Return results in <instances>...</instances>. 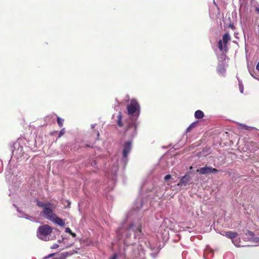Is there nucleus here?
<instances>
[{
  "instance_id": "1",
  "label": "nucleus",
  "mask_w": 259,
  "mask_h": 259,
  "mask_svg": "<svg viewBox=\"0 0 259 259\" xmlns=\"http://www.w3.org/2000/svg\"><path fill=\"white\" fill-rule=\"evenodd\" d=\"M132 233H134V238L135 239L140 237L141 233V225L140 223L138 222L133 223L126 228L123 225L121 228L118 229L117 232L119 239H123L124 244L127 245H133L136 243L135 242L130 240V237Z\"/></svg>"
},
{
  "instance_id": "2",
  "label": "nucleus",
  "mask_w": 259,
  "mask_h": 259,
  "mask_svg": "<svg viewBox=\"0 0 259 259\" xmlns=\"http://www.w3.org/2000/svg\"><path fill=\"white\" fill-rule=\"evenodd\" d=\"M132 149V142L131 141H128L126 142L123 145V149L122 151V157L119 160L117 164H114L111 167L108 169L107 172V177L109 178L112 179L113 180L114 179V177L116 175L118 171V164H120L123 166H125L127 162L128 159L127 156L130 152Z\"/></svg>"
},
{
  "instance_id": "3",
  "label": "nucleus",
  "mask_w": 259,
  "mask_h": 259,
  "mask_svg": "<svg viewBox=\"0 0 259 259\" xmlns=\"http://www.w3.org/2000/svg\"><path fill=\"white\" fill-rule=\"evenodd\" d=\"M52 232V229L49 225H45L40 226L37 231V236L38 238L42 240H49V236Z\"/></svg>"
},
{
  "instance_id": "4",
  "label": "nucleus",
  "mask_w": 259,
  "mask_h": 259,
  "mask_svg": "<svg viewBox=\"0 0 259 259\" xmlns=\"http://www.w3.org/2000/svg\"><path fill=\"white\" fill-rule=\"evenodd\" d=\"M127 109L129 115L135 114L136 118L139 116L140 113V105L136 100H132L130 104L127 106Z\"/></svg>"
},
{
  "instance_id": "5",
  "label": "nucleus",
  "mask_w": 259,
  "mask_h": 259,
  "mask_svg": "<svg viewBox=\"0 0 259 259\" xmlns=\"http://www.w3.org/2000/svg\"><path fill=\"white\" fill-rule=\"evenodd\" d=\"M53 205L50 203L41 212L43 216L50 221L53 220L56 215L53 212Z\"/></svg>"
},
{
  "instance_id": "6",
  "label": "nucleus",
  "mask_w": 259,
  "mask_h": 259,
  "mask_svg": "<svg viewBox=\"0 0 259 259\" xmlns=\"http://www.w3.org/2000/svg\"><path fill=\"white\" fill-rule=\"evenodd\" d=\"M127 126V127L125 132V134L129 137H134L137 134L135 122L132 121L128 123Z\"/></svg>"
},
{
  "instance_id": "7",
  "label": "nucleus",
  "mask_w": 259,
  "mask_h": 259,
  "mask_svg": "<svg viewBox=\"0 0 259 259\" xmlns=\"http://www.w3.org/2000/svg\"><path fill=\"white\" fill-rule=\"evenodd\" d=\"M231 37L228 33H226L223 36V40H220L218 42V48L220 51H223L226 48L227 43L230 41Z\"/></svg>"
},
{
  "instance_id": "8",
  "label": "nucleus",
  "mask_w": 259,
  "mask_h": 259,
  "mask_svg": "<svg viewBox=\"0 0 259 259\" xmlns=\"http://www.w3.org/2000/svg\"><path fill=\"white\" fill-rule=\"evenodd\" d=\"M196 171L201 175H207L210 173H216L218 170L212 167L205 166L197 169Z\"/></svg>"
},
{
  "instance_id": "9",
  "label": "nucleus",
  "mask_w": 259,
  "mask_h": 259,
  "mask_svg": "<svg viewBox=\"0 0 259 259\" xmlns=\"http://www.w3.org/2000/svg\"><path fill=\"white\" fill-rule=\"evenodd\" d=\"M191 178L188 175H185L182 177L180 180L179 183L178 184V186L187 185L190 181Z\"/></svg>"
},
{
  "instance_id": "10",
  "label": "nucleus",
  "mask_w": 259,
  "mask_h": 259,
  "mask_svg": "<svg viewBox=\"0 0 259 259\" xmlns=\"http://www.w3.org/2000/svg\"><path fill=\"white\" fill-rule=\"evenodd\" d=\"M51 221L60 226H63L65 225V222L62 219L58 217L57 215H56V217H54V219H53Z\"/></svg>"
},
{
  "instance_id": "11",
  "label": "nucleus",
  "mask_w": 259,
  "mask_h": 259,
  "mask_svg": "<svg viewBox=\"0 0 259 259\" xmlns=\"http://www.w3.org/2000/svg\"><path fill=\"white\" fill-rule=\"evenodd\" d=\"M225 235L227 237L231 239L232 241L237 237V233L231 231H227L225 232Z\"/></svg>"
},
{
  "instance_id": "12",
  "label": "nucleus",
  "mask_w": 259,
  "mask_h": 259,
  "mask_svg": "<svg viewBox=\"0 0 259 259\" xmlns=\"http://www.w3.org/2000/svg\"><path fill=\"white\" fill-rule=\"evenodd\" d=\"M143 206V201L141 198H138L135 204L134 209L139 210Z\"/></svg>"
},
{
  "instance_id": "13",
  "label": "nucleus",
  "mask_w": 259,
  "mask_h": 259,
  "mask_svg": "<svg viewBox=\"0 0 259 259\" xmlns=\"http://www.w3.org/2000/svg\"><path fill=\"white\" fill-rule=\"evenodd\" d=\"M36 203L38 206L42 208L43 209L50 204V202H43L38 200H36Z\"/></svg>"
},
{
  "instance_id": "14",
  "label": "nucleus",
  "mask_w": 259,
  "mask_h": 259,
  "mask_svg": "<svg viewBox=\"0 0 259 259\" xmlns=\"http://www.w3.org/2000/svg\"><path fill=\"white\" fill-rule=\"evenodd\" d=\"M18 211L21 214V216H20L21 217L25 218L26 219L29 220H30L31 221H35V219L34 218H33L32 217H31V216H29V215H28L27 214H24L23 212H22L21 211H20L18 209Z\"/></svg>"
},
{
  "instance_id": "15",
  "label": "nucleus",
  "mask_w": 259,
  "mask_h": 259,
  "mask_svg": "<svg viewBox=\"0 0 259 259\" xmlns=\"http://www.w3.org/2000/svg\"><path fill=\"white\" fill-rule=\"evenodd\" d=\"M232 243L237 247L242 246L243 245L240 244L241 240L237 237L232 241Z\"/></svg>"
},
{
  "instance_id": "16",
  "label": "nucleus",
  "mask_w": 259,
  "mask_h": 259,
  "mask_svg": "<svg viewBox=\"0 0 259 259\" xmlns=\"http://www.w3.org/2000/svg\"><path fill=\"white\" fill-rule=\"evenodd\" d=\"M203 116L204 113L201 110H197L195 113V117L197 119L202 118Z\"/></svg>"
},
{
  "instance_id": "17",
  "label": "nucleus",
  "mask_w": 259,
  "mask_h": 259,
  "mask_svg": "<svg viewBox=\"0 0 259 259\" xmlns=\"http://www.w3.org/2000/svg\"><path fill=\"white\" fill-rule=\"evenodd\" d=\"M226 69L225 67L222 65H219L217 67V71L219 73L223 74L225 73Z\"/></svg>"
},
{
  "instance_id": "18",
  "label": "nucleus",
  "mask_w": 259,
  "mask_h": 259,
  "mask_svg": "<svg viewBox=\"0 0 259 259\" xmlns=\"http://www.w3.org/2000/svg\"><path fill=\"white\" fill-rule=\"evenodd\" d=\"M122 115L121 112H119L117 116V124L119 126H122V124L121 123Z\"/></svg>"
},
{
  "instance_id": "19",
  "label": "nucleus",
  "mask_w": 259,
  "mask_h": 259,
  "mask_svg": "<svg viewBox=\"0 0 259 259\" xmlns=\"http://www.w3.org/2000/svg\"><path fill=\"white\" fill-rule=\"evenodd\" d=\"M63 122H64V119H63L60 117L57 118V123L60 127H61L63 126Z\"/></svg>"
},
{
  "instance_id": "20",
  "label": "nucleus",
  "mask_w": 259,
  "mask_h": 259,
  "mask_svg": "<svg viewBox=\"0 0 259 259\" xmlns=\"http://www.w3.org/2000/svg\"><path fill=\"white\" fill-rule=\"evenodd\" d=\"M240 126H241V128L244 129V130H250L251 128H252V127L248 126H247L246 125H244V124H240Z\"/></svg>"
},
{
  "instance_id": "21",
  "label": "nucleus",
  "mask_w": 259,
  "mask_h": 259,
  "mask_svg": "<svg viewBox=\"0 0 259 259\" xmlns=\"http://www.w3.org/2000/svg\"><path fill=\"white\" fill-rule=\"evenodd\" d=\"M252 242L255 243V245H259V237H255L253 239Z\"/></svg>"
},
{
  "instance_id": "22",
  "label": "nucleus",
  "mask_w": 259,
  "mask_h": 259,
  "mask_svg": "<svg viewBox=\"0 0 259 259\" xmlns=\"http://www.w3.org/2000/svg\"><path fill=\"white\" fill-rule=\"evenodd\" d=\"M66 132L65 129L64 128H62L59 132L58 135V138H60Z\"/></svg>"
},
{
  "instance_id": "23",
  "label": "nucleus",
  "mask_w": 259,
  "mask_h": 259,
  "mask_svg": "<svg viewBox=\"0 0 259 259\" xmlns=\"http://www.w3.org/2000/svg\"><path fill=\"white\" fill-rule=\"evenodd\" d=\"M195 123H192L187 128V132H189L190 131L191 129L194 127Z\"/></svg>"
},
{
  "instance_id": "24",
  "label": "nucleus",
  "mask_w": 259,
  "mask_h": 259,
  "mask_svg": "<svg viewBox=\"0 0 259 259\" xmlns=\"http://www.w3.org/2000/svg\"><path fill=\"white\" fill-rule=\"evenodd\" d=\"M239 90H240V91L241 93H243V85L240 83V82H239Z\"/></svg>"
},
{
  "instance_id": "25",
  "label": "nucleus",
  "mask_w": 259,
  "mask_h": 259,
  "mask_svg": "<svg viewBox=\"0 0 259 259\" xmlns=\"http://www.w3.org/2000/svg\"><path fill=\"white\" fill-rule=\"evenodd\" d=\"M171 178V176L170 175H167L164 177V180L167 181L169 180Z\"/></svg>"
},
{
  "instance_id": "26",
  "label": "nucleus",
  "mask_w": 259,
  "mask_h": 259,
  "mask_svg": "<svg viewBox=\"0 0 259 259\" xmlns=\"http://www.w3.org/2000/svg\"><path fill=\"white\" fill-rule=\"evenodd\" d=\"M59 247V245L57 244H54L51 246V248L52 249H56Z\"/></svg>"
},
{
  "instance_id": "27",
  "label": "nucleus",
  "mask_w": 259,
  "mask_h": 259,
  "mask_svg": "<svg viewBox=\"0 0 259 259\" xmlns=\"http://www.w3.org/2000/svg\"><path fill=\"white\" fill-rule=\"evenodd\" d=\"M65 232L68 233H71L72 232L71 229L69 228H66L65 229Z\"/></svg>"
},
{
  "instance_id": "28",
  "label": "nucleus",
  "mask_w": 259,
  "mask_h": 259,
  "mask_svg": "<svg viewBox=\"0 0 259 259\" xmlns=\"http://www.w3.org/2000/svg\"><path fill=\"white\" fill-rule=\"evenodd\" d=\"M109 259H117V255L114 254L112 256L109 258Z\"/></svg>"
},
{
  "instance_id": "29",
  "label": "nucleus",
  "mask_w": 259,
  "mask_h": 259,
  "mask_svg": "<svg viewBox=\"0 0 259 259\" xmlns=\"http://www.w3.org/2000/svg\"><path fill=\"white\" fill-rule=\"evenodd\" d=\"M70 234L72 236V237H75L76 236V234L73 233L72 232L70 233Z\"/></svg>"
},
{
  "instance_id": "30",
  "label": "nucleus",
  "mask_w": 259,
  "mask_h": 259,
  "mask_svg": "<svg viewBox=\"0 0 259 259\" xmlns=\"http://www.w3.org/2000/svg\"><path fill=\"white\" fill-rule=\"evenodd\" d=\"M248 234H249V235H251V236H252V235H253V233L252 232L249 231V232H248Z\"/></svg>"
},
{
  "instance_id": "31",
  "label": "nucleus",
  "mask_w": 259,
  "mask_h": 259,
  "mask_svg": "<svg viewBox=\"0 0 259 259\" xmlns=\"http://www.w3.org/2000/svg\"><path fill=\"white\" fill-rule=\"evenodd\" d=\"M93 162H94V163H91V165H92V166H94V164H95V165L96 164V162H95V161H94Z\"/></svg>"
},
{
  "instance_id": "32",
  "label": "nucleus",
  "mask_w": 259,
  "mask_h": 259,
  "mask_svg": "<svg viewBox=\"0 0 259 259\" xmlns=\"http://www.w3.org/2000/svg\"><path fill=\"white\" fill-rule=\"evenodd\" d=\"M93 162H94V163H91V165H92V166H94V164H95V165L96 164V162H95V161H94Z\"/></svg>"
},
{
  "instance_id": "33",
  "label": "nucleus",
  "mask_w": 259,
  "mask_h": 259,
  "mask_svg": "<svg viewBox=\"0 0 259 259\" xmlns=\"http://www.w3.org/2000/svg\"><path fill=\"white\" fill-rule=\"evenodd\" d=\"M93 162H94V163H91V165H92V166H94V164H95V165L96 164V162H95V161H94Z\"/></svg>"
},
{
  "instance_id": "34",
  "label": "nucleus",
  "mask_w": 259,
  "mask_h": 259,
  "mask_svg": "<svg viewBox=\"0 0 259 259\" xmlns=\"http://www.w3.org/2000/svg\"><path fill=\"white\" fill-rule=\"evenodd\" d=\"M95 126V124H92V128H93Z\"/></svg>"
},
{
  "instance_id": "35",
  "label": "nucleus",
  "mask_w": 259,
  "mask_h": 259,
  "mask_svg": "<svg viewBox=\"0 0 259 259\" xmlns=\"http://www.w3.org/2000/svg\"><path fill=\"white\" fill-rule=\"evenodd\" d=\"M53 255V254H51L49 255V257L52 256Z\"/></svg>"
},
{
  "instance_id": "36",
  "label": "nucleus",
  "mask_w": 259,
  "mask_h": 259,
  "mask_svg": "<svg viewBox=\"0 0 259 259\" xmlns=\"http://www.w3.org/2000/svg\"><path fill=\"white\" fill-rule=\"evenodd\" d=\"M232 28H233V26L232 25L230 26Z\"/></svg>"
},
{
  "instance_id": "37",
  "label": "nucleus",
  "mask_w": 259,
  "mask_h": 259,
  "mask_svg": "<svg viewBox=\"0 0 259 259\" xmlns=\"http://www.w3.org/2000/svg\"><path fill=\"white\" fill-rule=\"evenodd\" d=\"M257 11L259 13V9H257Z\"/></svg>"
},
{
  "instance_id": "38",
  "label": "nucleus",
  "mask_w": 259,
  "mask_h": 259,
  "mask_svg": "<svg viewBox=\"0 0 259 259\" xmlns=\"http://www.w3.org/2000/svg\"><path fill=\"white\" fill-rule=\"evenodd\" d=\"M97 136H98V137L99 136V133H97Z\"/></svg>"
},
{
  "instance_id": "39",
  "label": "nucleus",
  "mask_w": 259,
  "mask_h": 259,
  "mask_svg": "<svg viewBox=\"0 0 259 259\" xmlns=\"http://www.w3.org/2000/svg\"><path fill=\"white\" fill-rule=\"evenodd\" d=\"M190 169H192V166H191V167H190Z\"/></svg>"
}]
</instances>
